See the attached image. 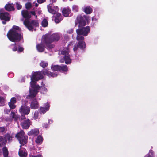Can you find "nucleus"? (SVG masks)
<instances>
[{
    "label": "nucleus",
    "mask_w": 157,
    "mask_h": 157,
    "mask_svg": "<svg viewBox=\"0 0 157 157\" xmlns=\"http://www.w3.org/2000/svg\"><path fill=\"white\" fill-rule=\"evenodd\" d=\"M21 29L19 26L13 25L8 31L6 35L7 37L12 42H19L22 37V35L21 33Z\"/></svg>",
    "instance_id": "f257e3e1"
},
{
    "label": "nucleus",
    "mask_w": 157,
    "mask_h": 157,
    "mask_svg": "<svg viewBox=\"0 0 157 157\" xmlns=\"http://www.w3.org/2000/svg\"><path fill=\"white\" fill-rule=\"evenodd\" d=\"M24 24L29 30L33 31L35 27H38L39 22L37 20H33L30 21L28 19H25L24 21Z\"/></svg>",
    "instance_id": "f03ea898"
},
{
    "label": "nucleus",
    "mask_w": 157,
    "mask_h": 157,
    "mask_svg": "<svg viewBox=\"0 0 157 157\" xmlns=\"http://www.w3.org/2000/svg\"><path fill=\"white\" fill-rule=\"evenodd\" d=\"M90 27L87 26L86 27L83 26L78 28L76 30L77 34H82L83 36H87L90 33Z\"/></svg>",
    "instance_id": "7ed1b4c3"
},
{
    "label": "nucleus",
    "mask_w": 157,
    "mask_h": 157,
    "mask_svg": "<svg viewBox=\"0 0 157 157\" xmlns=\"http://www.w3.org/2000/svg\"><path fill=\"white\" fill-rule=\"evenodd\" d=\"M86 48V44L84 41H79L75 44L73 48V50L74 52L77 51L79 48L82 52L85 51Z\"/></svg>",
    "instance_id": "20e7f679"
},
{
    "label": "nucleus",
    "mask_w": 157,
    "mask_h": 157,
    "mask_svg": "<svg viewBox=\"0 0 157 157\" xmlns=\"http://www.w3.org/2000/svg\"><path fill=\"white\" fill-rule=\"evenodd\" d=\"M86 17L85 15L82 17L81 15H79L77 17L76 21L79 24L78 26L79 28L84 26L86 25Z\"/></svg>",
    "instance_id": "39448f33"
},
{
    "label": "nucleus",
    "mask_w": 157,
    "mask_h": 157,
    "mask_svg": "<svg viewBox=\"0 0 157 157\" xmlns=\"http://www.w3.org/2000/svg\"><path fill=\"white\" fill-rule=\"evenodd\" d=\"M44 77L43 75L42 71H36L34 72L32 75L31 78L35 80L38 81L42 79Z\"/></svg>",
    "instance_id": "423d86ee"
},
{
    "label": "nucleus",
    "mask_w": 157,
    "mask_h": 157,
    "mask_svg": "<svg viewBox=\"0 0 157 157\" xmlns=\"http://www.w3.org/2000/svg\"><path fill=\"white\" fill-rule=\"evenodd\" d=\"M3 9H0V19L5 21H9L10 20V17H9V13L7 12H3Z\"/></svg>",
    "instance_id": "0eeeda50"
},
{
    "label": "nucleus",
    "mask_w": 157,
    "mask_h": 157,
    "mask_svg": "<svg viewBox=\"0 0 157 157\" xmlns=\"http://www.w3.org/2000/svg\"><path fill=\"white\" fill-rule=\"evenodd\" d=\"M30 108L27 105H22L19 109V111L21 114L24 115H28L30 112Z\"/></svg>",
    "instance_id": "6e6552de"
},
{
    "label": "nucleus",
    "mask_w": 157,
    "mask_h": 157,
    "mask_svg": "<svg viewBox=\"0 0 157 157\" xmlns=\"http://www.w3.org/2000/svg\"><path fill=\"white\" fill-rule=\"evenodd\" d=\"M31 121L29 119H25L21 122V125L24 129H28L31 124Z\"/></svg>",
    "instance_id": "1a4fd4ad"
},
{
    "label": "nucleus",
    "mask_w": 157,
    "mask_h": 157,
    "mask_svg": "<svg viewBox=\"0 0 157 157\" xmlns=\"http://www.w3.org/2000/svg\"><path fill=\"white\" fill-rule=\"evenodd\" d=\"M51 40L50 34H46L43 36L42 42L46 44L49 43H52V41Z\"/></svg>",
    "instance_id": "9d476101"
},
{
    "label": "nucleus",
    "mask_w": 157,
    "mask_h": 157,
    "mask_svg": "<svg viewBox=\"0 0 157 157\" xmlns=\"http://www.w3.org/2000/svg\"><path fill=\"white\" fill-rule=\"evenodd\" d=\"M38 90H36V89H30L29 90V94L27 97V98H34L38 92Z\"/></svg>",
    "instance_id": "9b49d317"
},
{
    "label": "nucleus",
    "mask_w": 157,
    "mask_h": 157,
    "mask_svg": "<svg viewBox=\"0 0 157 157\" xmlns=\"http://www.w3.org/2000/svg\"><path fill=\"white\" fill-rule=\"evenodd\" d=\"M44 107H41L40 108L39 112L41 114H44L47 111L49 110L50 107V105L48 103L44 104Z\"/></svg>",
    "instance_id": "f8f14e48"
},
{
    "label": "nucleus",
    "mask_w": 157,
    "mask_h": 157,
    "mask_svg": "<svg viewBox=\"0 0 157 157\" xmlns=\"http://www.w3.org/2000/svg\"><path fill=\"white\" fill-rule=\"evenodd\" d=\"M28 136H25L23 138L18 140L21 144L20 146V148L22 146H24L25 144H26L28 142Z\"/></svg>",
    "instance_id": "ddd939ff"
},
{
    "label": "nucleus",
    "mask_w": 157,
    "mask_h": 157,
    "mask_svg": "<svg viewBox=\"0 0 157 157\" xmlns=\"http://www.w3.org/2000/svg\"><path fill=\"white\" fill-rule=\"evenodd\" d=\"M36 48L38 51L40 52H42L45 50V45L42 42L36 45Z\"/></svg>",
    "instance_id": "4468645a"
},
{
    "label": "nucleus",
    "mask_w": 157,
    "mask_h": 157,
    "mask_svg": "<svg viewBox=\"0 0 157 157\" xmlns=\"http://www.w3.org/2000/svg\"><path fill=\"white\" fill-rule=\"evenodd\" d=\"M31 81L30 82V84L31 87L34 89L39 90L40 87L39 85L37 84L36 82L37 81H36L31 78Z\"/></svg>",
    "instance_id": "2eb2a0df"
},
{
    "label": "nucleus",
    "mask_w": 157,
    "mask_h": 157,
    "mask_svg": "<svg viewBox=\"0 0 157 157\" xmlns=\"http://www.w3.org/2000/svg\"><path fill=\"white\" fill-rule=\"evenodd\" d=\"M50 37L51 38L52 42L54 41H58L60 38L59 34L57 33H55L50 35Z\"/></svg>",
    "instance_id": "dca6fc26"
},
{
    "label": "nucleus",
    "mask_w": 157,
    "mask_h": 157,
    "mask_svg": "<svg viewBox=\"0 0 157 157\" xmlns=\"http://www.w3.org/2000/svg\"><path fill=\"white\" fill-rule=\"evenodd\" d=\"M63 19V17L60 13H56L55 16L54 21L56 23H59Z\"/></svg>",
    "instance_id": "f3484780"
},
{
    "label": "nucleus",
    "mask_w": 157,
    "mask_h": 157,
    "mask_svg": "<svg viewBox=\"0 0 157 157\" xmlns=\"http://www.w3.org/2000/svg\"><path fill=\"white\" fill-rule=\"evenodd\" d=\"M21 12L23 17L25 18V19L28 20L31 18V15L27 10H22Z\"/></svg>",
    "instance_id": "a211bd4d"
},
{
    "label": "nucleus",
    "mask_w": 157,
    "mask_h": 157,
    "mask_svg": "<svg viewBox=\"0 0 157 157\" xmlns=\"http://www.w3.org/2000/svg\"><path fill=\"white\" fill-rule=\"evenodd\" d=\"M39 105L36 99L32 100L30 104V107L32 109H36L38 108Z\"/></svg>",
    "instance_id": "6ab92c4d"
},
{
    "label": "nucleus",
    "mask_w": 157,
    "mask_h": 157,
    "mask_svg": "<svg viewBox=\"0 0 157 157\" xmlns=\"http://www.w3.org/2000/svg\"><path fill=\"white\" fill-rule=\"evenodd\" d=\"M5 10L8 11H13L15 8L13 3L6 4L5 6Z\"/></svg>",
    "instance_id": "aec40b11"
},
{
    "label": "nucleus",
    "mask_w": 157,
    "mask_h": 157,
    "mask_svg": "<svg viewBox=\"0 0 157 157\" xmlns=\"http://www.w3.org/2000/svg\"><path fill=\"white\" fill-rule=\"evenodd\" d=\"M42 73L44 75H47L49 77H54L55 75V73L51 72L46 69H44Z\"/></svg>",
    "instance_id": "412c9836"
},
{
    "label": "nucleus",
    "mask_w": 157,
    "mask_h": 157,
    "mask_svg": "<svg viewBox=\"0 0 157 157\" xmlns=\"http://www.w3.org/2000/svg\"><path fill=\"white\" fill-rule=\"evenodd\" d=\"M7 143V140L4 136H0V147L6 145Z\"/></svg>",
    "instance_id": "4be33fe9"
},
{
    "label": "nucleus",
    "mask_w": 157,
    "mask_h": 157,
    "mask_svg": "<svg viewBox=\"0 0 157 157\" xmlns=\"http://www.w3.org/2000/svg\"><path fill=\"white\" fill-rule=\"evenodd\" d=\"M4 136L6 138L7 140H8V142H12L14 138V136L8 133H7L5 134Z\"/></svg>",
    "instance_id": "5701e85b"
},
{
    "label": "nucleus",
    "mask_w": 157,
    "mask_h": 157,
    "mask_svg": "<svg viewBox=\"0 0 157 157\" xmlns=\"http://www.w3.org/2000/svg\"><path fill=\"white\" fill-rule=\"evenodd\" d=\"M71 12V10L68 8H64L62 11L63 15L65 17H68Z\"/></svg>",
    "instance_id": "b1692460"
},
{
    "label": "nucleus",
    "mask_w": 157,
    "mask_h": 157,
    "mask_svg": "<svg viewBox=\"0 0 157 157\" xmlns=\"http://www.w3.org/2000/svg\"><path fill=\"white\" fill-rule=\"evenodd\" d=\"M25 134L24 131L21 130L16 135L15 137L18 140H19L21 138L25 136Z\"/></svg>",
    "instance_id": "393cba45"
},
{
    "label": "nucleus",
    "mask_w": 157,
    "mask_h": 157,
    "mask_svg": "<svg viewBox=\"0 0 157 157\" xmlns=\"http://www.w3.org/2000/svg\"><path fill=\"white\" fill-rule=\"evenodd\" d=\"M39 131L38 129H33L31 130L28 133V135L29 136L33 135L34 136H36L39 134Z\"/></svg>",
    "instance_id": "a878e982"
},
{
    "label": "nucleus",
    "mask_w": 157,
    "mask_h": 157,
    "mask_svg": "<svg viewBox=\"0 0 157 157\" xmlns=\"http://www.w3.org/2000/svg\"><path fill=\"white\" fill-rule=\"evenodd\" d=\"M83 11L86 14H90L92 12L93 9L90 6H87L84 8Z\"/></svg>",
    "instance_id": "bb28decb"
},
{
    "label": "nucleus",
    "mask_w": 157,
    "mask_h": 157,
    "mask_svg": "<svg viewBox=\"0 0 157 157\" xmlns=\"http://www.w3.org/2000/svg\"><path fill=\"white\" fill-rule=\"evenodd\" d=\"M26 150L25 149H21L19 150L18 155L21 157H25L27 156V154L25 152Z\"/></svg>",
    "instance_id": "cd10ccee"
},
{
    "label": "nucleus",
    "mask_w": 157,
    "mask_h": 157,
    "mask_svg": "<svg viewBox=\"0 0 157 157\" xmlns=\"http://www.w3.org/2000/svg\"><path fill=\"white\" fill-rule=\"evenodd\" d=\"M59 72H67L68 71L67 66L65 65H60Z\"/></svg>",
    "instance_id": "c85d7f7f"
},
{
    "label": "nucleus",
    "mask_w": 157,
    "mask_h": 157,
    "mask_svg": "<svg viewBox=\"0 0 157 157\" xmlns=\"http://www.w3.org/2000/svg\"><path fill=\"white\" fill-rule=\"evenodd\" d=\"M47 8L48 11L52 14H55L56 13V10H55L54 8L52 7L50 4H49L47 6Z\"/></svg>",
    "instance_id": "c756f323"
},
{
    "label": "nucleus",
    "mask_w": 157,
    "mask_h": 157,
    "mask_svg": "<svg viewBox=\"0 0 157 157\" xmlns=\"http://www.w3.org/2000/svg\"><path fill=\"white\" fill-rule=\"evenodd\" d=\"M4 157H8L9 152L7 147L6 146H4L2 149Z\"/></svg>",
    "instance_id": "7c9ffc66"
},
{
    "label": "nucleus",
    "mask_w": 157,
    "mask_h": 157,
    "mask_svg": "<svg viewBox=\"0 0 157 157\" xmlns=\"http://www.w3.org/2000/svg\"><path fill=\"white\" fill-rule=\"evenodd\" d=\"M63 58H64V60L66 64H68L71 63V60L70 59L69 55L65 56Z\"/></svg>",
    "instance_id": "2f4dec72"
},
{
    "label": "nucleus",
    "mask_w": 157,
    "mask_h": 157,
    "mask_svg": "<svg viewBox=\"0 0 157 157\" xmlns=\"http://www.w3.org/2000/svg\"><path fill=\"white\" fill-rule=\"evenodd\" d=\"M43 140V137L40 135H39L35 140V142L37 144H41Z\"/></svg>",
    "instance_id": "473e14b6"
},
{
    "label": "nucleus",
    "mask_w": 157,
    "mask_h": 157,
    "mask_svg": "<svg viewBox=\"0 0 157 157\" xmlns=\"http://www.w3.org/2000/svg\"><path fill=\"white\" fill-rule=\"evenodd\" d=\"M60 65H52L51 66L52 69L55 71H59Z\"/></svg>",
    "instance_id": "72a5a7b5"
},
{
    "label": "nucleus",
    "mask_w": 157,
    "mask_h": 157,
    "mask_svg": "<svg viewBox=\"0 0 157 157\" xmlns=\"http://www.w3.org/2000/svg\"><path fill=\"white\" fill-rule=\"evenodd\" d=\"M69 50L67 48H64L61 52V54L63 55H65V56L69 55Z\"/></svg>",
    "instance_id": "f704fd0d"
},
{
    "label": "nucleus",
    "mask_w": 157,
    "mask_h": 157,
    "mask_svg": "<svg viewBox=\"0 0 157 157\" xmlns=\"http://www.w3.org/2000/svg\"><path fill=\"white\" fill-rule=\"evenodd\" d=\"M76 36V40L78 41H84V37L82 36V34H77Z\"/></svg>",
    "instance_id": "c9c22d12"
},
{
    "label": "nucleus",
    "mask_w": 157,
    "mask_h": 157,
    "mask_svg": "<svg viewBox=\"0 0 157 157\" xmlns=\"http://www.w3.org/2000/svg\"><path fill=\"white\" fill-rule=\"evenodd\" d=\"M7 131V128L6 127H0V134L3 135Z\"/></svg>",
    "instance_id": "e433bc0d"
},
{
    "label": "nucleus",
    "mask_w": 157,
    "mask_h": 157,
    "mask_svg": "<svg viewBox=\"0 0 157 157\" xmlns=\"http://www.w3.org/2000/svg\"><path fill=\"white\" fill-rule=\"evenodd\" d=\"M52 122L53 121L51 120H49L48 122L44 123L42 124V126L45 128H47L49 127V123L50 122Z\"/></svg>",
    "instance_id": "4c0bfd02"
},
{
    "label": "nucleus",
    "mask_w": 157,
    "mask_h": 157,
    "mask_svg": "<svg viewBox=\"0 0 157 157\" xmlns=\"http://www.w3.org/2000/svg\"><path fill=\"white\" fill-rule=\"evenodd\" d=\"M10 116L13 118L15 120H17L18 119V116L17 115H16L14 112L12 111L11 112Z\"/></svg>",
    "instance_id": "58836bf2"
},
{
    "label": "nucleus",
    "mask_w": 157,
    "mask_h": 157,
    "mask_svg": "<svg viewBox=\"0 0 157 157\" xmlns=\"http://www.w3.org/2000/svg\"><path fill=\"white\" fill-rule=\"evenodd\" d=\"M41 25L42 27H45L47 26L48 23L47 20L46 19H44L41 22Z\"/></svg>",
    "instance_id": "ea45409f"
},
{
    "label": "nucleus",
    "mask_w": 157,
    "mask_h": 157,
    "mask_svg": "<svg viewBox=\"0 0 157 157\" xmlns=\"http://www.w3.org/2000/svg\"><path fill=\"white\" fill-rule=\"evenodd\" d=\"M10 46H13V48H11L12 49L13 51H16L17 50V46L16 43L14 44H11L10 45Z\"/></svg>",
    "instance_id": "a19ab883"
},
{
    "label": "nucleus",
    "mask_w": 157,
    "mask_h": 157,
    "mask_svg": "<svg viewBox=\"0 0 157 157\" xmlns=\"http://www.w3.org/2000/svg\"><path fill=\"white\" fill-rule=\"evenodd\" d=\"M51 43H49L46 44V48L48 50L51 49L53 48L54 47V45L53 44H51Z\"/></svg>",
    "instance_id": "79ce46f5"
},
{
    "label": "nucleus",
    "mask_w": 157,
    "mask_h": 157,
    "mask_svg": "<svg viewBox=\"0 0 157 157\" xmlns=\"http://www.w3.org/2000/svg\"><path fill=\"white\" fill-rule=\"evenodd\" d=\"M48 65L47 62L44 61H41L40 63V66L43 68L46 67Z\"/></svg>",
    "instance_id": "37998d69"
},
{
    "label": "nucleus",
    "mask_w": 157,
    "mask_h": 157,
    "mask_svg": "<svg viewBox=\"0 0 157 157\" xmlns=\"http://www.w3.org/2000/svg\"><path fill=\"white\" fill-rule=\"evenodd\" d=\"M3 97L0 96V105L1 106H3L5 105Z\"/></svg>",
    "instance_id": "c03bdc74"
},
{
    "label": "nucleus",
    "mask_w": 157,
    "mask_h": 157,
    "mask_svg": "<svg viewBox=\"0 0 157 157\" xmlns=\"http://www.w3.org/2000/svg\"><path fill=\"white\" fill-rule=\"evenodd\" d=\"M144 157H154V153L151 150H150L148 153Z\"/></svg>",
    "instance_id": "a18cd8bd"
},
{
    "label": "nucleus",
    "mask_w": 157,
    "mask_h": 157,
    "mask_svg": "<svg viewBox=\"0 0 157 157\" xmlns=\"http://www.w3.org/2000/svg\"><path fill=\"white\" fill-rule=\"evenodd\" d=\"M16 8L17 10L21 9L22 8V6L21 5L19 2H17L15 3Z\"/></svg>",
    "instance_id": "49530a36"
},
{
    "label": "nucleus",
    "mask_w": 157,
    "mask_h": 157,
    "mask_svg": "<svg viewBox=\"0 0 157 157\" xmlns=\"http://www.w3.org/2000/svg\"><path fill=\"white\" fill-rule=\"evenodd\" d=\"M13 104L12 103L9 102L8 103V105L10 108L12 109H15L16 107V105L14 104Z\"/></svg>",
    "instance_id": "de8ad7c7"
},
{
    "label": "nucleus",
    "mask_w": 157,
    "mask_h": 157,
    "mask_svg": "<svg viewBox=\"0 0 157 157\" xmlns=\"http://www.w3.org/2000/svg\"><path fill=\"white\" fill-rule=\"evenodd\" d=\"M24 50V48L22 46L19 45L18 46V49L17 50V52L18 53H21L23 52Z\"/></svg>",
    "instance_id": "09e8293b"
},
{
    "label": "nucleus",
    "mask_w": 157,
    "mask_h": 157,
    "mask_svg": "<svg viewBox=\"0 0 157 157\" xmlns=\"http://www.w3.org/2000/svg\"><path fill=\"white\" fill-rule=\"evenodd\" d=\"M72 10L73 11L77 12L78 11V7L76 5H73L72 6Z\"/></svg>",
    "instance_id": "8fccbe9b"
},
{
    "label": "nucleus",
    "mask_w": 157,
    "mask_h": 157,
    "mask_svg": "<svg viewBox=\"0 0 157 157\" xmlns=\"http://www.w3.org/2000/svg\"><path fill=\"white\" fill-rule=\"evenodd\" d=\"M25 8L27 9H29L32 7V5L30 2H27L25 4Z\"/></svg>",
    "instance_id": "3c124183"
},
{
    "label": "nucleus",
    "mask_w": 157,
    "mask_h": 157,
    "mask_svg": "<svg viewBox=\"0 0 157 157\" xmlns=\"http://www.w3.org/2000/svg\"><path fill=\"white\" fill-rule=\"evenodd\" d=\"M25 115H24L23 114H21V115L20 117H18V119L20 121L25 120V119H26Z\"/></svg>",
    "instance_id": "603ef678"
},
{
    "label": "nucleus",
    "mask_w": 157,
    "mask_h": 157,
    "mask_svg": "<svg viewBox=\"0 0 157 157\" xmlns=\"http://www.w3.org/2000/svg\"><path fill=\"white\" fill-rule=\"evenodd\" d=\"M10 102L12 103L13 104L16 103L17 102L16 98L14 97L11 98Z\"/></svg>",
    "instance_id": "864d4df0"
},
{
    "label": "nucleus",
    "mask_w": 157,
    "mask_h": 157,
    "mask_svg": "<svg viewBox=\"0 0 157 157\" xmlns=\"http://www.w3.org/2000/svg\"><path fill=\"white\" fill-rule=\"evenodd\" d=\"M73 32V29H71L67 31L66 33L68 34H71Z\"/></svg>",
    "instance_id": "5fc2aeb1"
},
{
    "label": "nucleus",
    "mask_w": 157,
    "mask_h": 157,
    "mask_svg": "<svg viewBox=\"0 0 157 157\" xmlns=\"http://www.w3.org/2000/svg\"><path fill=\"white\" fill-rule=\"evenodd\" d=\"M38 112H35L34 114V118L35 119H37L38 116Z\"/></svg>",
    "instance_id": "6e6d98bb"
},
{
    "label": "nucleus",
    "mask_w": 157,
    "mask_h": 157,
    "mask_svg": "<svg viewBox=\"0 0 157 157\" xmlns=\"http://www.w3.org/2000/svg\"><path fill=\"white\" fill-rule=\"evenodd\" d=\"M37 2L39 4H41L46 2V0H37Z\"/></svg>",
    "instance_id": "4d7b16f0"
},
{
    "label": "nucleus",
    "mask_w": 157,
    "mask_h": 157,
    "mask_svg": "<svg viewBox=\"0 0 157 157\" xmlns=\"http://www.w3.org/2000/svg\"><path fill=\"white\" fill-rule=\"evenodd\" d=\"M41 90L43 91L44 90L45 91V92H46L47 91V89L46 88H45L44 87H41Z\"/></svg>",
    "instance_id": "13d9d810"
},
{
    "label": "nucleus",
    "mask_w": 157,
    "mask_h": 157,
    "mask_svg": "<svg viewBox=\"0 0 157 157\" xmlns=\"http://www.w3.org/2000/svg\"><path fill=\"white\" fill-rule=\"evenodd\" d=\"M30 157H42V155L41 154H38L36 156L32 155Z\"/></svg>",
    "instance_id": "bf43d9fd"
},
{
    "label": "nucleus",
    "mask_w": 157,
    "mask_h": 157,
    "mask_svg": "<svg viewBox=\"0 0 157 157\" xmlns=\"http://www.w3.org/2000/svg\"><path fill=\"white\" fill-rule=\"evenodd\" d=\"M53 7L54 8L55 10H56V12L58 11L59 9L58 6H55Z\"/></svg>",
    "instance_id": "052dcab7"
},
{
    "label": "nucleus",
    "mask_w": 157,
    "mask_h": 157,
    "mask_svg": "<svg viewBox=\"0 0 157 157\" xmlns=\"http://www.w3.org/2000/svg\"><path fill=\"white\" fill-rule=\"evenodd\" d=\"M30 13L33 15L35 16L36 15L35 12L34 11H31Z\"/></svg>",
    "instance_id": "680f3d73"
},
{
    "label": "nucleus",
    "mask_w": 157,
    "mask_h": 157,
    "mask_svg": "<svg viewBox=\"0 0 157 157\" xmlns=\"http://www.w3.org/2000/svg\"><path fill=\"white\" fill-rule=\"evenodd\" d=\"M10 109H6V113L7 114H9V113H10Z\"/></svg>",
    "instance_id": "e2e57ef3"
},
{
    "label": "nucleus",
    "mask_w": 157,
    "mask_h": 157,
    "mask_svg": "<svg viewBox=\"0 0 157 157\" xmlns=\"http://www.w3.org/2000/svg\"><path fill=\"white\" fill-rule=\"evenodd\" d=\"M73 41H71V42H70V43L69 44L68 46H70L71 45H72L73 44Z\"/></svg>",
    "instance_id": "0e129e2a"
},
{
    "label": "nucleus",
    "mask_w": 157,
    "mask_h": 157,
    "mask_svg": "<svg viewBox=\"0 0 157 157\" xmlns=\"http://www.w3.org/2000/svg\"><path fill=\"white\" fill-rule=\"evenodd\" d=\"M64 61V58H63V59H61L60 60V62L61 63H63Z\"/></svg>",
    "instance_id": "69168bd1"
},
{
    "label": "nucleus",
    "mask_w": 157,
    "mask_h": 157,
    "mask_svg": "<svg viewBox=\"0 0 157 157\" xmlns=\"http://www.w3.org/2000/svg\"><path fill=\"white\" fill-rule=\"evenodd\" d=\"M57 0H50L52 3L55 2H56Z\"/></svg>",
    "instance_id": "338daca9"
},
{
    "label": "nucleus",
    "mask_w": 157,
    "mask_h": 157,
    "mask_svg": "<svg viewBox=\"0 0 157 157\" xmlns=\"http://www.w3.org/2000/svg\"><path fill=\"white\" fill-rule=\"evenodd\" d=\"M6 21L4 20V21H2V23L3 24H5L6 23Z\"/></svg>",
    "instance_id": "774afa93"
}]
</instances>
